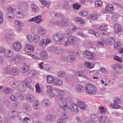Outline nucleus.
<instances>
[{"label": "nucleus", "instance_id": "obj_19", "mask_svg": "<svg viewBox=\"0 0 123 123\" xmlns=\"http://www.w3.org/2000/svg\"><path fill=\"white\" fill-rule=\"evenodd\" d=\"M26 98L28 101L30 102H33L35 100L34 97L31 95L28 94L26 96Z\"/></svg>", "mask_w": 123, "mask_h": 123}, {"label": "nucleus", "instance_id": "obj_41", "mask_svg": "<svg viewBox=\"0 0 123 123\" xmlns=\"http://www.w3.org/2000/svg\"><path fill=\"white\" fill-rule=\"evenodd\" d=\"M98 28L99 30L102 31H106L107 29L106 26L104 25H100Z\"/></svg>", "mask_w": 123, "mask_h": 123}, {"label": "nucleus", "instance_id": "obj_63", "mask_svg": "<svg viewBox=\"0 0 123 123\" xmlns=\"http://www.w3.org/2000/svg\"><path fill=\"white\" fill-rule=\"evenodd\" d=\"M2 13L0 11V24L2 23L3 21Z\"/></svg>", "mask_w": 123, "mask_h": 123}, {"label": "nucleus", "instance_id": "obj_43", "mask_svg": "<svg viewBox=\"0 0 123 123\" xmlns=\"http://www.w3.org/2000/svg\"><path fill=\"white\" fill-rule=\"evenodd\" d=\"M10 99L12 101L15 102L17 101L18 99L16 96L14 94L11 95L10 97Z\"/></svg>", "mask_w": 123, "mask_h": 123}, {"label": "nucleus", "instance_id": "obj_11", "mask_svg": "<svg viewBox=\"0 0 123 123\" xmlns=\"http://www.w3.org/2000/svg\"><path fill=\"white\" fill-rule=\"evenodd\" d=\"M40 55L41 58L43 60H46L48 58V54L45 50L42 51L40 53Z\"/></svg>", "mask_w": 123, "mask_h": 123}, {"label": "nucleus", "instance_id": "obj_32", "mask_svg": "<svg viewBox=\"0 0 123 123\" xmlns=\"http://www.w3.org/2000/svg\"><path fill=\"white\" fill-rule=\"evenodd\" d=\"M18 90L20 92H22L25 89V87L22 84H20L18 87Z\"/></svg>", "mask_w": 123, "mask_h": 123}, {"label": "nucleus", "instance_id": "obj_21", "mask_svg": "<svg viewBox=\"0 0 123 123\" xmlns=\"http://www.w3.org/2000/svg\"><path fill=\"white\" fill-rule=\"evenodd\" d=\"M53 82L54 84L59 86L61 85L62 83V82L61 80L57 78L53 79Z\"/></svg>", "mask_w": 123, "mask_h": 123}, {"label": "nucleus", "instance_id": "obj_59", "mask_svg": "<svg viewBox=\"0 0 123 123\" xmlns=\"http://www.w3.org/2000/svg\"><path fill=\"white\" fill-rule=\"evenodd\" d=\"M40 1L42 3V5L46 6L49 4V2L44 0H40Z\"/></svg>", "mask_w": 123, "mask_h": 123}, {"label": "nucleus", "instance_id": "obj_30", "mask_svg": "<svg viewBox=\"0 0 123 123\" xmlns=\"http://www.w3.org/2000/svg\"><path fill=\"white\" fill-rule=\"evenodd\" d=\"M49 101L47 99H44L42 102V105L45 107H47L50 105Z\"/></svg>", "mask_w": 123, "mask_h": 123}, {"label": "nucleus", "instance_id": "obj_9", "mask_svg": "<svg viewBox=\"0 0 123 123\" xmlns=\"http://www.w3.org/2000/svg\"><path fill=\"white\" fill-rule=\"evenodd\" d=\"M69 108L70 111L74 113H77L78 112L77 106L74 104H72L68 108Z\"/></svg>", "mask_w": 123, "mask_h": 123}, {"label": "nucleus", "instance_id": "obj_50", "mask_svg": "<svg viewBox=\"0 0 123 123\" xmlns=\"http://www.w3.org/2000/svg\"><path fill=\"white\" fill-rule=\"evenodd\" d=\"M15 112H16V111L15 110L9 112L8 113V115L9 116L12 118H14L15 117V115L14 113Z\"/></svg>", "mask_w": 123, "mask_h": 123}, {"label": "nucleus", "instance_id": "obj_23", "mask_svg": "<svg viewBox=\"0 0 123 123\" xmlns=\"http://www.w3.org/2000/svg\"><path fill=\"white\" fill-rule=\"evenodd\" d=\"M115 39L112 37H109L106 41L107 43L109 45H111L114 43Z\"/></svg>", "mask_w": 123, "mask_h": 123}, {"label": "nucleus", "instance_id": "obj_40", "mask_svg": "<svg viewBox=\"0 0 123 123\" xmlns=\"http://www.w3.org/2000/svg\"><path fill=\"white\" fill-rule=\"evenodd\" d=\"M40 38L39 36L37 35H35L33 37V39L35 43L38 42Z\"/></svg>", "mask_w": 123, "mask_h": 123}, {"label": "nucleus", "instance_id": "obj_61", "mask_svg": "<svg viewBox=\"0 0 123 123\" xmlns=\"http://www.w3.org/2000/svg\"><path fill=\"white\" fill-rule=\"evenodd\" d=\"M16 94L17 96L19 98L20 100H22L23 98L22 94L19 92L17 93Z\"/></svg>", "mask_w": 123, "mask_h": 123}, {"label": "nucleus", "instance_id": "obj_2", "mask_svg": "<svg viewBox=\"0 0 123 123\" xmlns=\"http://www.w3.org/2000/svg\"><path fill=\"white\" fill-rule=\"evenodd\" d=\"M18 8L22 12H26L28 9V4L24 1H20L18 4Z\"/></svg>", "mask_w": 123, "mask_h": 123}, {"label": "nucleus", "instance_id": "obj_39", "mask_svg": "<svg viewBox=\"0 0 123 123\" xmlns=\"http://www.w3.org/2000/svg\"><path fill=\"white\" fill-rule=\"evenodd\" d=\"M88 14V12L86 10H82L79 12V14L82 16H87Z\"/></svg>", "mask_w": 123, "mask_h": 123}, {"label": "nucleus", "instance_id": "obj_36", "mask_svg": "<svg viewBox=\"0 0 123 123\" xmlns=\"http://www.w3.org/2000/svg\"><path fill=\"white\" fill-rule=\"evenodd\" d=\"M23 107L28 111H30L31 110L30 106L27 103L24 104L23 105Z\"/></svg>", "mask_w": 123, "mask_h": 123}, {"label": "nucleus", "instance_id": "obj_55", "mask_svg": "<svg viewBox=\"0 0 123 123\" xmlns=\"http://www.w3.org/2000/svg\"><path fill=\"white\" fill-rule=\"evenodd\" d=\"M16 16L17 17L19 18H22L23 15L22 13L20 12H18L16 14Z\"/></svg>", "mask_w": 123, "mask_h": 123}, {"label": "nucleus", "instance_id": "obj_53", "mask_svg": "<svg viewBox=\"0 0 123 123\" xmlns=\"http://www.w3.org/2000/svg\"><path fill=\"white\" fill-rule=\"evenodd\" d=\"M39 45L43 47L46 45L45 40L44 39H42L40 42Z\"/></svg>", "mask_w": 123, "mask_h": 123}, {"label": "nucleus", "instance_id": "obj_54", "mask_svg": "<svg viewBox=\"0 0 123 123\" xmlns=\"http://www.w3.org/2000/svg\"><path fill=\"white\" fill-rule=\"evenodd\" d=\"M75 74L76 75L80 77H85V75L84 74H83L81 72L77 71L76 73Z\"/></svg>", "mask_w": 123, "mask_h": 123}, {"label": "nucleus", "instance_id": "obj_17", "mask_svg": "<svg viewBox=\"0 0 123 123\" xmlns=\"http://www.w3.org/2000/svg\"><path fill=\"white\" fill-rule=\"evenodd\" d=\"M3 91L7 94L12 93L13 90L10 88L7 87H4L3 89Z\"/></svg>", "mask_w": 123, "mask_h": 123}, {"label": "nucleus", "instance_id": "obj_35", "mask_svg": "<svg viewBox=\"0 0 123 123\" xmlns=\"http://www.w3.org/2000/svg\"><path fill=\"white\" fill-rule=\"evenodd\" d=\"M49 22L51 24L53 25H58L60 23L59 22L54 19H51L49 21Z\"/></svg>", "mask_w": 123, "mask_h": 123}, {"label": "nucleus", "instance_id": "obj_14", "mask_svg": "<svg viewBox=\"0 0 123 123\" xmlns=\"http://www.w3.org/2000/svg\"><path fill=\"white\" fill-rule=\"evenodd\" d=\"M76 91L79 92H82L84 90V86L80 85L78 84L76 85L75 87Z\"/></svg>", "mask_w": 123, "mask_h": 123}, {"label": "nucleus", "instance_id": "obj_10", "mask_svg": "<svg viewBox=\"0 0 123 123\" xmlns=\"http://www.w3.org/2000/svg\"><path fill=\"white\" fill-rule=\"evenodd\" d=\"M13 49L16 51L19 50L21 48V44L18 42H16L14 43L12 45Z\"/></svg>", "mask_w": 123, "mask_h": 123}, {"label": "nucleus", "instance_id": "obj_5", "mask_svg": "<svg viewBox=\"0 0 123 123\" xmlns=\"http://www.w3.org/2000/svg\"><path fill=\"white\" fill-rule=\"evenodd\" d=\"M75 42V37L74 36L70 35L68 37L67 40L64 42V44L65 46H68L70 44H73Z\"/></svg>", "mask_w": 123, "mask_h": 123}, {"label": "nucleus", "instance_id": "obj_15", "mask_svg": "<svg viewBox=\"0 0 123 123\" xmlns=\"http://www.w3.org/2000/svg\"><path fill=\"white\" fill-rule=\"evenodd\" d=\"M5 50V49L1 48H0V52L2 53L4 52V55L6 57H9L10 56V55H9L10 53V50Z\"/></svg>", "mask_w": 123, "mask_h": 123}, {"label": "nucleus", "instance_id": "obj_37", "mask_svg": "<svg viewBox=\"0 0 123 123\" xmlns=\"http://www.w3.org/2000/svg\"><path fill=\"white\" fill-rule=\"evenodd\" d=\"M98 119L101 123H104L106 121V118L104 116H100L99 118Z\"/></svg>", "mask_w": 123, "mask_h": 123}, {"label": "nucleus", "instance_id": "obj_31", "mask_svg": "<svg viewBox=\"0 0 123 123\" xmlns=\"http://www.w3.org/2000/svg\"><path fill=\"white\" fill-rule=\"evenodd\" d=\"M14 16V14L13 12H7L6 14V17L8 19L13 18Z\"/></svg>", "mask_w": 123, "mask_h": 123}, {"label": "nucleus", "instance_id": "obj_26", "mask_svg": "<svg viewBox=\"0 0 123 123\" xmlns=\"http://www.w3.org/2000/svg\"><path fill=\"white\" fill-rule=\"evenodd\" d=\"M38 34L40 35H43L46 33V30L43 28L40 27H39L38 30Z\"/></svg>", "mask_w": 123, "mask_h": 123}, {"label": "nucleus", "instance_id": "obj_4", "mask_svg": "<svg viewBox=\"0 0 123 123\" xmlns=\"http://www.w3.org/2000/svg\"><path fill=\"white\" fill-rule=\"evenodd\" d=\"M18 70L16 68L13 69L7 67L5 70L4 73L5 74H10L13 75H16L18 73Z\"/></svg>", "mask_w": 123, "mask_h": 123}, {"label": "nucleus", "instance_id": "obj_25", "mask_svg": "<svg viewBox=\"0 0 123 123\" xmlns=\"http://www.w3.org/2000/svg\"><path fill=\"white\" fill-rule=\"evenodd\" d=\"M106 11L109 12L110 10L113 11L114 9V7L111 4H109L107 5L105 8Z\"/></svg>", "mask_w": 123, "mask_h": 123}, {"label": "nucleus", "instance_id": "obj_12", "mask_svg": "<svg viewBox=\"0 0 123 123\" xmlns=\"http://www.w3.org/2000/svg\"><path fill=\"white\" fill-rule=\"evenodd\" d=\"M49 49L50 51L51 52H54L58 54L60 51H61L62 49L60 47H52Z\"/></svg>", "mask_w": 123, "mask_h": 123}, {"label": "nucleus", "instance_id": "obj_57", "mask_svg": "<svg viewBox=\"0 0 123 123\" xmlns=\"http://www.w3.org/2000/svg\"><path fill=\"white\" fill-rule=\"evenodd\" d=\"M15 56L16 58L18 60H22L23 59V58L20 54H16L15 55Z\"/></svg>", "mask_w": 123, "mask_h": 123}, {"label": "nucleus", "instance_id": "obj_48", "mask_svg": "<svg viewBox=\"0 0 123 123\" xmlns=\"http://www.w3.org/2000/svg\"><path fill=\"white\" fill-rule=\"evenodd\" d=\"M35 87L36 92L39 93L41 92V90L38 84L37 83L35 85Z\"/></svg>", "mask_w": 123, "mask_h": 123}, {"label": "nucleus", "instance_id": "obj_6", "mask_svg": "<svg viewBox=\"0 0 123 123\" xmlns=\"http://www.w3.org/2000/svg\"><path fill=\"white\" fill-rule=\"evenodd\" d=\"M115 28V32L118 35L121 34V33L122 32V26L120 24H114Z\"/></svg>", "mask_w": 123, "mask_h": 123}, {"label": "nucleus", "instance_id": "obj_33", "mask_svg": "<svg viewBox=\"0 0 123 123\" xmlns=\"http://www.w3.org/2000/svg\"><path fill=\"white\" fill-rule=\"evenodd\" d=\"M75 59V57L73 55H68L67 56V60L68 61L70 62H73Z\"/></svg>", "mask_w": 123, "mask_h": 123}, {"label": "nucleus", "instance_id": "obj_16", "mask_svg": "<svg viewBox=\"0 0 123 123\" xmlns=\"http://www.w3.org/2000/svg\"><path fill=\"white\" fill-rule=\"evenodd\" d=\"M77 104L79 107L82 109H85L87 107V105L84 104L83 102L79 100L77 101Z\"/></svg>", "mask_w": 123, "mask_h": 123}, {"label": "nucleus", "instance_id": "obj_45", "mask_svg": "<svg viewBox=\"0 0 123 123\" xmlns=\"http://www.w3.org/2000/svg\"><path fill=\"white\" fill-rule=\"evenodd\" d=\"M6 10L7 12H14L15 11V9L13 8L12 7H8L6 9Z\"/></svg>", "mask_w": 123, "mask_h": 123}, {"label": "nucleus", "instance_id": "obj_56", "mask_svg": "<svg viewBox=\"0 0 123 123\" xmlns=\"http://www.w3.org/2000/svg\"><path fill=\"white\" fill-rule=\"evenodd\" d=\"M65 73L63 71H60L58 73V75L61 77L65 76Z\"/></svg>", "mask_w": 123, "mask_h": 123}, {"label": "nucleus", "instance_id": "obj_58", "mask_svg": "<svg viewBox=\"0 0 123 123\" xmlns=\"http://www.w3.org/2000/svg\"><path fill=\"white\" fill-rule=\"evenodd\" d=\"M52 116L50 115H47L45 117V119L47 121H49L51 120L52 119Z\"/></svg>", "mask_w": 123, "mask_h": 123}, {"label": "nucleus", "instance_id": "obj_28", "mask_svg": "<svg viewBox=\"0 0 123 123\" xmlns=\"http://www.w3.org/2000/svg\"><path fill=\"white\" fill-rule=\"evenodd\" d=\"M29 69V67L25 65L21 68L20 71L21 73H24L28 71Z\"/></svg>", "mask_w": 123, "mask_h": 123}, {"label": "nucleus", "instance_id": "obj_60", "mask_svg": "<svg viewBox=\"0 0 123 123\" xmlns=\"http://www.w3.org/2000/svg\"><path fill=\"white\" fill-rule=\"evenodd\" d=\"M38 102L36 100L33 105V107L34 108L36 109H37L38 108Z\"/></svg>", "mask_w": 123, "mask_h": 123}, {"label": "nucleus", "instance_id": "obj_51", "mask_svg": "<svg viewBox=\"0 0 123 123\" xmlns=\"http://www.w3.org/2000/svg\"><path fill=\"white\" fill-rule=\"evenodd\" d=\"M87 18H88L91 19L92 20H94L97 18V16L94 15H90L88 16Z\"/></svg>", "mask_w": 123, "mask_h": 123}, {"label": "nucleus", "instance_id": "obj_49", "mask_svg": "<svg viewBox=\"0 0 123 123\" xmlns=\"http://www.w3.org/2000/svg\"><path fill=\"white\" fill-rule=\"evenodd\" d=\"M113 59H114L120 62H122V58L121 57H119L118 56L116 55L114 56Z\"/></svg>", "mask_w": 123, "mask_h": 123}, {"label": "nucleus", "instance_id": "obj_34", "mask_svg": "<svg viewBox=\"0 0 123 123\" xmlns=\"http://www.w3.org/2000/svg\"><path fill=\"white\" fill-rule=\"evenodd\" d=\"M31 8L33 12H37L38 11V8L35 4H32L31 5Z\"/></svg>", "mask_w": 123, "mask_h": 123}, {"label": "nucleus", "instance_id": "obj_22", "mask_svg": "<svg viewBox=\"0 0 123 123\" xmlns=\"http://www.w3.org/2000/svg\"><path fill=\"white\" fill-rule=\"evenodd\" d=\"M25 49L27 50V51L29 52H32L34 50V48L33 46L30 45H27L25 47Z\"/></svg>", "mask_w": 123, "mask_h": 123}, {"label": "nucleus", "instance_id": "obj_29", "mask_svg": "<svg viewBox=\"0 0 123 123\" xmlns=\"http://www.w3.org/2000/svg\"><path fill=\"white\" fill-rule=\"evenodd\" d=\"M84 65L85 67L91 69L93 68L94 64L91 63L85 62L84 63Z\"/></svg>", "mask_w": 123, "mask_h": 123}, {"label": "nucleus", "instance_id": "obj_1", "mask_svg": "<svg viewBox=\"0 0 123 123\" xmlns=\"http://www.w3.org/2000/svg\"><path fill=\"white\" fill-rule=\"evenodd\" d=\"M85 89L86 92L90 94H94L96 92V87L90 84H88L86 85Z\"/></svg>", "mask_w": 123, "mask_h": 123}, {"label": "nucleus", "instance_id": "obj_44", "mask_svg": "<svg viewBox=\"0 0 123 123\" xmlns=\"http://www.w3.org/2000/svg\"><path fill=\"white\" fill-rule=\"evenodd\" d=\"M121 45V43L119 42H117L115 44L114 46L116 49H118L120 48Z\"/></svg>", "mask_w": 123, "mask_h": 123}, {"label": "nucleus", "instance_id": "obj_8", "mask_svg": "<svg viewBox=\"0 0 123 123\" xmlns=\"http://www.w3.org/2000/svg\"><path fill=\"white\" fill-rule=\"evenodd\" d=\"M42 17V16L41 15L37 16L36 17L31 18L28 20V21H35V22L39 23L43 20L41 19Z\"/></svg>", "mask_w": 123, "mask_h": 123}, {"label": "nucleus", "instance_id": "obj_7", "mask_svg": "<svg viewBox=\"0 0 123 123\" xmlns=\"http://www.w3.org/2000/svg\"><path fill=\"white\" fill-rule=\"evenodd\" d=\"M83 55V57L86 58L87 59H90L94 57L95 56V54L93 53L87 51H84Z\"/></svg>", "mask_w": 123, "mask_h": 123}, {"label": "nucleus", "instance_id": "obj_42", "mask_svg": "<svg viewBox=\"0 0 123 123\" xmlns=\"http://www.w3.org/2000/svg\"><path fill=\"white\" fill-rule=\"evenodd\" d=\"M47 82L49 83H51L53 82V77L50 75L48 76L47 77Z\"/></svg>", "mask_w": 123, "mask_h": 123}, {"label": "nucleus", "instance_id": "obj_18", "mask_svg": "<svg viewBox=\"0 0 123 123\" xmlns=\"http://www.w3.org/2000/svg\"><path fill=\"white\" fill-rule=\"evenodd\" d=\"M59 106L63 110L67 109L69 107L68 105H67L66 103H64L63 101H61L59 103Z\"/></svg>", "mask_w": 123, "mask_h": 123}, {"label": "nucleus", "instance_id": "obj_27", "mask_svg": "<svg viewBox=\"0 0 123 123\" xmlns=\"http://www.w3.org/2000/svg\"><path fill=\"white\" fill-rule=\"evenodd\" d=\"M23 123H33L34 121L33 120L29 118L26 117L23 120Z\"/></svg>", "mask_w": 123, "mask_h": 123}, {"label": "nucleus", "instance_id": "obj_38", "mask_svg": "<svg viewBox=\"0 0 123 123\" xmlns=\"http://www.w3.org/2000/svg\"><path fill=\"white\" fill-rule=\"evenodd\" d=\"M15 24L19 26H23L24 25L21 22L19 21L18 20H16L14 21Z\"/></svg>", "mask_w": 123, "mask_h": 123}, {"label": "nucleus", "instance_id": "obj_46", "mask_svg": "<svg viewBox=\"0 0 123 123\" xmlns=\"http://www.w3.org/2000/svg\"><path fill=\"white\" fill-rule=\"evenodd\" d=\"M81 6L78 3H75L73 5V7L74 9L78 10Z\"/></svg>", "mask_w": 123, "mask_h": 123}, {"label": "nucleus", "instance_id": "obj_3", "mask_svg": "<svg viewBox=\"0 0 123 123\" xmlns=\"http://www.w3.org/2000/svg\"><path fill=\"white\" fill-rule=\"evenodd\" d=\"M53 40L55 42H61L63 41L64 38V36L62 33H56L53 36Z\"/></svg>", "mask_w": 123, "mask_h": 123}, {"label": "nucleus", "instance_id": "obj_62", "mask_svg": "<svg viewBox=\"0 0 123 123\" xmlns=\"http://www.w3.org/2000/svg\"><path fill=\"white\" fill-rule=\"evenodd\" d=\"M99 110L101 113H104L105 112V109L104 107H100L99 108Z\"/></svg>", "mask_w": 123, "mask_h": 123}, {"label": "nucleus", "instance_id": "obj_52", "mask_svg": "<svg viewBox=\"0 0 123 123\" xmlns=\"http://www.w3.org/2000/svg\"><path fill=\"white\" fill-rule=\"evenodd\" d=\"M114 103L115 104H119L121 103V100L118 98H115L113 99Z\"/></svg>", "mask_w": 123, "mask_h": 123}, {"label": "nucleus", "instance_id": "obj_24", "mask_svg": "<svg viewBox=\"0 0 123 123\" xmlns=\"http://www.w3.org/2000/svg\"><path fill=\"white\" fill-rule=\"evenodd\" d=\"M26 113L24 112L20 113L18 114V117L21 121L23 122V120L26 117Z\"/></svg>", "mask_w": 123, "mask_h": 123}, {"label": "nucleus", "instance_id": "obj_47", "mask_svg": "<svg viewBox=\"0 0 123 123\" xmlns=\"http://www.w3.org/2000/svg\"><path fill=\"white\" fill-rule=\"evenodd\" d=\"M95 6L97 7L98 6H100L102 5L101 1H96L95 2Z\"/></svg>", "mask_w": 123, "mask_h": 123}, {"label": "nucleus", "instance_id": "obj_20", "mask_svg": "<svg viewBox=\"0 0 123 123\" xmlns=\"http://www.w3.org/2000/svg\"><path fill=\"white\" fill-rule=\"evenodd\" d=\"M10 83L12 87L14 88L18 87L20 84L18 82L13 81H11Z\"/></svg>", "mask_w": 123, "mask_h": 123}, {"label": "nucleus", "instance_id": "obj_13", "mask_svg": "<svg viewBox=\"0 0 123 123\" xmlns=\"http://www.w3.org/2000/svg\"><path fill=\"white\" fill-rule=\"evenodd\" d=\"M69 19L64 18L62 20L61 22V26L64 27L68 25L69 24Z\"/></svg>", "mask_w": 123, "mask_h": 123}, {"label": "nucleus", "instance_id": "obj_64", "mask_svg": "<svg viewBox=\"0 0 123 123\" xmlns=\"http://www.w3.org/2000/svg\"><path fill=\"white\" fill-rule=\"evenodd\" d=\"M27 38L30 42H31L32 40V36L31 35H27Z\"/></svg>", "mask_w": 123, "mask_h": 123}]
</instances>
